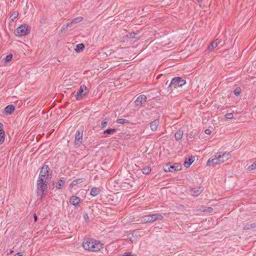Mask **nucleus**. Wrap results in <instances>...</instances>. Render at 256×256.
I'll return each instance as SVG.
<instances>
[{"mask_svg": "<svg viewBox=\"0 0 256 256\" xmlns=\"http://www.w3.org/2000/svg\"><path fill=\"white\" fill-rule=\"evenodd\" d=\"M82 246L85 250L92 252H98L104 248V244L99 240L91 238H84Z\"/></svg>", "mask_w": 256, "mask_h": 256, "instance_id": "1", "label": "nucleus"}, {"mask_svg": "<svg viewBox=\"0 0 256 256\" xmlns=\"http://www.w3.org/2000/svg\"><path fill=\"white\" fill-rule=\"evenodd\" d=\"M230 157L228 152H218L215 154L214 158H210L207 162L208 166L218 164L228 160Z\"/></svg>", "mask_w": 256, "mask_h": 256, "instance_id": "2", "label": "nucleus"}, {"mask_svg": "<svg viewBox=\"0 0 256 256\" xmlns=\"http://www.w3.org/2000/svg\"><path fill=\"white\" fill-rule=\"evenodd\" d=\"M48 184V180L38 178V180L36 193L38 196H40V202H42L43 200V198L46 194Z\"/></svg>", "mask_w": 256, "mask_h": 256, "instance_id": "3", "label": "nucleus"}, {"mask_svg": "<svg viewBox=\"0 0 256 256\" xmlns=\"http://www.w3.org/2000/svg\"><path fill=\"white\" fill-rule=\"evenodd\" d=\"M164 216L159 214L146 215L142 216L140 221L143 223L152 222L158 220H162Z\"/></svg>", "mask_w": 256, "mask_h": 256, "instance_id": "4", "label": "nucleus"}, {"mask_svg": "<svg viewBox=\"0 0 256 256\" xmlns=\"http://www.w3.org/2000/svg\"><path fill=\"white\" fill-rule=\"evenodd\" d=\"M88 92V89L85 85H82L80 89L74 92L76 98L78 100H82L86 94Z\"/></svg>", "mask_w": 256, "mask_h": 256, "instance_id": "5", "label": "nucleus"}, {"mask_svg": "<svg viewBox=\"0 0 256 256\" xmlns=\"http://www.w3.org/2000/svg\"><path fill=\"white\" fill-rule=\"evenodd\" d=\"M186 83L185 80L182 79L180 77H176L172 79L168 88H178L182 87L184 86Z\"/></svg>", "mask_w": 256, "mask_h": 256, "instance_id": "6", "label": "nucleus"}, {"mask_svg": "<svg viewBox=\"0 0 256 256\" xmlns=\"http://www.w3.org/2000/svg\"><path fill=\"white\" fill-rule=\"evenodd\" d=\"M30 32V28L26 24H22L17 28L15 30V34L17 36H23L28 34Z\"/></svg>", "mask_w": 256, "mask_h": 256, "instance_id": "7", "label": "nucleus"}, {"mask_svg": "<svg viewBox=\"0 0 256 256\" xmlns=\"http://www.w3.org/2000/svg\"><path fill=\"white\" fill-rule=\"evenodd\" d=\"M51 177L49 175V168L48 166H44L40 170L38 179H44L50 181Z\"/></svg>", "mask_w": 256, "mask_h": 256, "instance_id": "8", "label": "nucleus"}, {"mask_svg": "<svg viewBox=\"0 0 256 256\" xmlns=\"http://www.w3.org/2000/svg\"><path fill=\"white\" fill-rule=\"evenodd\" d=\"M81 202V198L76 196H72L70 199V203L76 207L79 206Z\"/></svg>", "mask_w": 256, "mask_h": 256, "instance_id": "9", "label": "nucleus"}, {"mask_svg": "<svg viewBox=\"0 0 256 256\" xmlns=\"http://www.w3.org/2000/svg\"><path fill=\"white\" fill-rule=\"evenodd\" d=\"M204 189L202 187L194 188L190 190L191 194L194 196H198L202 191Z\"/></svg>", "mask_w": 256, "mask_h": 256, "instance_id": "10", "label": "nucleus"}, {"mask_svg": "<svg viewBox=\"0 0 256 256\" xmlns=\"http://www.w3.org/2000/svg\"><path fill=\"white\" fill-rule=\"evenodd\" d=\"M5 132L4 130V126L0 122V144H3L4 140Z\"/></svg>", "mask_w": 256, "mask_h": 256, "instance_id": "11", "label": "nucleus"}, {"mask_svg": "<svg viewBox=\"0 0 256 256\" xmlns=\"http://www.w3.org/2000/svg\"><path fill=\"white\" fill-rule=\"evenodd\" d=\"M14 110V106L12 104L7 106L5 108L4 112L6 114H10Z\"/></svg>", "mask_w": 256, "mask_h": 256, "instance_id": "12", "label": "nucleus"}, {"mask_svg": "<svg viewBox=\"0 0 256 256\" xmlns=\"http://www.w3.org/2000/svg\"><path fill=\"white\" fill-rule=\"evenodd\" d=\"M158 119H156L152 122L150 124V127L152 131H155L157 130L158 126L159 124Z\"/></svg>", "mask_w": 256, "mask_h": 256, "instance_id": "13", "label": "nucleus"}, {"mask_svg": "<svg viewBox=\"0 0 256 256\" xmlns=\"http://www.w3.org/2000/svg\"><path fill=\"white\" fill-rule=\"evenodd\" d=\"M181 169V165L179 164H174L172 166H170V168H168V170L170 172L173 171H178Z\"/></svg>", "mask_w": 256, "mask_h": 256, "instance_id": "14", "label": "nucleus"}, {"mask_svg": "<svg viewBox=\"0 0 256 256\" xmlns=\"http://www.w3.org/2000/svg\"><path fill=\"white\" fill-rule=\"evenodd\" d=\"M220 42V40L218 39H216L215 40L213 41L208 46V49L209 50H213L214 48H216L218 46V45Z\"/></svg>", "mask_w": 256, "mask_h": 256, "instance_id": "15", "label": "nucleus"}, {"mask_svg": "<svg viewBox=\"0 0 256 256\" xmlns=\"http://www.w3.org/2000/svg\"><path fill=\"white\" fill-rule=\"evenodd\" d=\"M85 180L84 178H78L74 180L70 184V186L72 187L74 186H76L78 184H81Z\"/></svg>", "mask_w": 256, "mask_h": 256, "instance_id": "16", "label": "nucleus"}, {"mask_svg": "<svg viewBox=\"0 0 256 256\" xmlns=\"http://www.w3.org/2000/svg\"><path fill=\"white\" fill-rule=\"evenodd\" d=\"M100 190L99 188L94 187L91 189L90 194L92 196H96L100 193Z\"/></svg>", "mask_w": 256, "mask_h": 256, "instance_id": "17", "label": "nucleus"}, {"mask_svg": "<svg viewBox=\"0 0 256 256\" xmlns=\"http://www.w3.org/2000/svg\"><path fill=\"white\" fill-rule=\"evenodd\" d=\"M147 98L144 95H140L137 98L135 102H140V104H144Z\"/></svg>", "mask_w": 256, "mask_h": 256, "instance_id": "18", "label": "nucleus"}, {"mask_svg": "<svg viewBox=\"0 0 256 256\" xmlns=\"http://www.w3.org/2000/svg\"><path fill=\"white\" fill-rule=\"evenodd\" d=\"M182 136L183 131L182 130H179L175 133L174 137L176 140H179L182 138Z\"/></svg>", "mask_w": 256, "mask_h": 256, "instance_id": "19", "label": "nucleus"}, {"mask_svg": "<svg viewBox=\"0 0 256 256\" xmlns=\"http://www.w3.org/2000/svg\"><path fill=\"white\" fill-rule=\"evenodd\" d=\"M82 132L80 131H77L75 135V142L81 140L82 138Z\"/></svg>", "mask_w": 256, "mask_h": 256, "instance_id": "20", "label": "nucleus"}, {"mask_svg": "<svg viewBox=\"0 0 256 256\" xmlns=\"http://www.w3.org/2000/svg\"><path fill=\"white\" fill-rule=\"evenodd\" d=\"M194 162V160H192V158H188V159H186L184 163V167L188 168L190 165Z\"/></svg>", "mask_w": 256, "mask_h": 256, "instance_id": "21", "label": "nucleus"}, {"mask_svg": "<svg viewBox=\"0 0 256 256\" xmlns=\"http://www.w3.org/2000/svg\"><path fill=\"white\" fill-rule=\"evenodd\" d=\"M256 228V224L253 223L251 224H247L244 226V230H249Z\"/></svg>", "mask_w": 256, "mask_h": 256, "instance_id": "22", "label": "nucleus"}, {"mask_svg": "<svg viewBox=\"0 0 256 256\" xmlns=\"http://www.w3.org/2000/svg\"><path fill=\"white\" fill-rule=\"evenodd\" d=\"M65 184V180H60L56 184V187L57 189H61Z\"/></svg>", "mask_w": 256, "mask_h": 256, "instance_id": "23", "label": "nucleus"}, {"mask_svg": "<svg viewBox=\"0 0 256 256\" xmlns=\"http://www.w3.org/2000/svg\"><path fill=\"white\" fill-rule=\"evenodd\" d=\"M84 48V46L83 44H79L76 46L75 50L77 52H80Z\"/></svg>", "mask_w": 256, "mask_h": 256, "instance_id": "24", "label": "nucleus"}, {"mask_svg": "<svg viewBox=\"0 0 256 256\" xmlns=\"http://www.w3.org/2000/svg\"><path fill=\"white\" fill-rule=\"evenodd\" d=\"M18 12L17 11H15L13 12L10 17V20L11 22H13L15 19H16L18 16Z\"/></svg>", "mask_w": 256, "mask_h": 256, "instance_id": "25", "label": "nucleus"}, {"mask_svg": "<svg viewBox=\"0 0 256 256\" xmlns=\"http://www.w3.org/2000/svg\"><path fill=\"white\" fill-rule=\"evenodd\" d=\"M151 170V168L150 166H148L142 168V171L144 174H148L150 172Z\"/></svg>", "mask_w": 256, "mask_h": 256, "instance_id": "26", "label": "nucleus"}, {"mask_svg": "<svg viewBox=\"0 0 256 256\" xmlns=\"http://www.w3.org/2000/svg\"><path fill=\"white\" fill-rule=\"evenodd\" d=\"M82 20L83 18L82 16L77 17L72 20V23L73 24H76L82 22Z\"/></svg>", "mask_w": 256, "mask_h": 256, "instance_id": "27", "label": "nucleus"}, {"mask_svg": "<svg viewBox=\"0 0 256 256\" xmlns=\"http://www.w3.org/2000/svg\"><path fill=\"white\" fill-rule=\"evenodd\" d=\"M116 130L115 128L107 129L104 132V134H112L114 132H116Z\"/></svg>", "mask_w": 256, "mask_h": 256, "instance_id": "28", "label": "nucleus"}, {"mask_svg": "<svg viewBox=\"0 0 256 256\" xmlns=\"http://www.w3.org/2000/svg\"><path fill=\"white\" fill-rule=\"evenodd\" d=\"M116 122L119 124H124L128 122V120L124 118H119L116 120Z\"/></svg>", "mask_w": 256, "mask_h": 256, "instance_id": "29", "label": "nucleus"}, {"mask_svg": "<svg viewBox=\"0 0 256 256\" xmlns=\"http://www.w3.org/2000/svg\"><path fill=\"white\" fill-rule=\"evenodd\" d=\"M73 25V24L72 23V20L69 22H68L65 25H64L62 27V29L64 30H66L68 28H70Z\"/></svg>", "mask_w": 256, "mask_h": 256, "instance_id": "30", "label": "nucleus"}, {"mask_svg": "<svg viewBox=\"0 0 256 256\" xmlns=\"http://www.w3.org/2000/svg\"><path fill=\"white\" fill-rule=\"evenodd\" d=\"M12 54H8L6 56L5 58L6 62H10L12 60Z\"/></svg>", "mask_w": 256, "mask_h": 256, "instance_id": "31", "label": "nucleus"}, {"mask_svg": "<svg viewBox=\"0 0 256 256\" xmlns=\"http://www.w3.org/2000/svg\"><path fill=\"white\" fill-rule=\"evenodd\" d=\"M224 117L226 119H232L234 117V114L232 113H228L225 114Z\"/></svg>", "mask_w": 256, "mask_h": 256, "instance_id": "32", "label": "nucleus"}, {"mask_svg": "<svg viewBox=\"0 0 256 256\" xmlns=\"http://www.w3.org/2000/svg\"><path fill=\"white\" fill-rule=\"evenodd\" d=\"M136 35L137 34L134 32H131L130 34V36H129V37L128 38H130L132 40V39H134V38H136Z\"/></svg>", "mask_w": 256, "mask_h": 256, "instance_id": "33", "label": "nucleus"}, {"mask_svg": "<svg viewBox=\"0 0 256 256\" xmlns=\"http://www.w3.org/2000/svg\"><path fill=\"white\" fill-rule=\"evenodd\" d=\"M240 88H236L234 92V95L238 96L240 94Z\"/></svg>", "mask_w": 256, "mask_h": 256, "instance_id": "34", "label": "nucleus"}, {"mask_svg": "<svg viewBox=\"0 0 256 256\" xmlns=\"http://www.w3.org/2000/svg\"><path fill=\"white\" fill-rule=\"evenodd\" d=\"M248 170H253L256 169V161L254 162L252 165H250L248 168Z\"/></svg>", "mask_w": 256, "mask_h": 256, "instance_id": "35", "label": "nucleus"}, {"mask_svg": "<svg viewBox=\"0 0 256 256\" xmlns=\"http://www.w3.org/2000/svg\"><path fill=\"white\" fill-rule=\"evenodd\" d=\"M121 256H136L134 254H132L130 252H126L124 253Z\"/></svg>", "mask_w": 256, "mask_h": 256, "instance_id": "36", "label": "nucleus"}, {"mask_svg": "<svg viewBox=\"0 0 256 256\" xmlns=\"http://www.w3.org/2000/svg\"><path fill=\"white\" fill-rule=\"evenodd\" d=\"M107 124H108V120H105L104 122H102V128H104L106 126Z\"/></svg>", "mask_w": 256, "mask_h": 256, "instance_id": "37", "label": "nucleus"}, {"mask_svg": "<svg viewBox=\"0 0 256 256\" xmlns=\"http://www.w3.org/2000/svg\"><path fill=\"white\" fill-rule=\"evenodd\" d=\"M204 132L206 134H210L212 132L211 130L208 129V128H207L204 131Z\"/></svg>", "mask_w": 256, "mask_h": 256, "instance_id": "38", "label": "nucleus"}, {"mask_svg": "<svg viewBox=\"0 0 256 256\" xmlns=\"http://www.w3.org/2000/svg\"><path fill=\"white\" fill-rule=\"evenodd\" d=\"M212 210V208L208 207V208L207 210H204V211L211 212Z\"/></svg>", "mask_w": 256, "mask_h": 256, "instance_id": "39", "label": "nucleus"}, {"mask_svg": "<svg viewBox=\"0 0 256 256\" xmlns=\"http://www.w3.org/2000/svg\"><path fill=\"white\" fill-rule=\"evenodd\" d=\"M14 256H22V254L20 252H18L15 254Z\"/></svg>", "mask_w": 256, "mask_h": 256, "instance_id": "40", "label": "nucleus"}, {"mask_svg": "<svg viewBox=\"0 0 256 256\" xmlns=\"http://www.w3.org/2000/svg\"><path fill=\"white\" fill-rule=\"evenodd\" d=\"M34 222H36L37 220V216L36 214H34Z\"/></svg>", "mask_w": 256, "mask_h": 256, "instance_id": "41", "label": "nucleus"}, {"mask_svg": "<svg viewBox=\"0 0 256 256\" xmlns=\"http://www.w3.org/2000/svg\"><path fill=\"white\" fill-rule=\"evenodd\" d=\"M14 252L13 250H10V252L8 253V254H12Z\"/></svg>", "mask_w": 256, "mask_h": 256, "instance_id": "42", "label": "nucleus"}, {"mask_svg": "<svg viewBox=\"0 0 256 256\" xmlns=\"http://www.w3.org/2000/svg\"><path fill=\"white\" fill-rule=\"evenodd\" d=\"M198 3L202 2V0H196Z\"/></svg>", "mask_w": 256, "mask_h": 256, "instance_id": "43", "label": "nucleus"}]
</instances>
